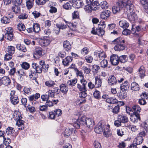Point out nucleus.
Listing matches in <instances>:
<instances>
[{"instance_id":"obj_51","label":"nucleus","mask_w":148,"mask_h":148,"mask_svg":"<svg viewBox=\"0 0 148 148\" xmlns=\"http://www.w3.org/2000/svg\"><path fill=\"white\" fill-rule=\"evenodd\" d=\"M140 2L145 9H148V0H140Z\"/></svg>"},{"instance_id":"obj_49","label":"nucleus","mask_w":148,"mask_h":148,"mask_svg":"<svg viewBox=\"0 0 148 148\" xmlns=\"http://www.w3.org/2000/svg\"><path fill=\"white\" fill-rule=\"evenodd\" d=\"M7 49V51L8 53L12 55L14 53L15 51V48L14 47L10 46H8Z\"/></svg>"},{"instance_id":"obj_6","label":"nucleus","mask_w":148,"mask_h":148,"mask_svg":"<svg viewBox=\"0 0 148 148\" xmlns=\"http://www.w3.org/2000/svg\"><path fill=\"white\" fill-rule=\"evenodd\" d=\"M59 89L58 87H55L52 89L49 90L46 92L49 98H54L55 96V93L58 94H59Z\"/></svg>"},{"instance_id":"obj_40","label":"nucleus","mask_w":148,"mask_h":148,"mask_svg":"<svg viewBox=\"0 0 148 148\" xmlns=\"http://www.w3.org/2000/svg\"><path fill=\"white\" fill-rule=\"evenodd\" d=\"M95 84L97 85V87L99 88L101 86L102 82V80L98 76H96L95 77Z\"/></svg>"},{"instance_id":"obj_27","label":"nucleus","mask_w":148,"mask_h":148,"mask_svg":"<svg viewBox=\"0 0 148 148\" xmlns=\"http://www.w3.org/2000/svg\"><path fill=\"white\" fill-rule=\"evenodd\" d=\"M2 84L4 85L7 86L10 84V80L9 78L7 77H3L1 79Z\"/></svg>"},{"instance_id":"obj_22","label":"nucleus","mask_w":148,"mask_h":148,"mask_svg":"<svg viewBox=\"0 0 148 148\" xmlns=\"http://www.w3.org/2000/svg\"><path fill=\"white\" fill-rule=\"evenodd\" d=\"M119 25L124 29H126L129 26V23L125 20H122L119 22Z\"/></svg>"},{"instance_id":"obj_55","label":"nucleus","mask_w":148,"mask_h":148,"mask_svg":"<svg viewBox=\"0 0 148 148\" xmlns=\"http://www.w3.org/2000/svg\"><path fill=\"white\" fill-rule=\"evenodd\" d=\"M87 119L86 116H82L79 121L80 124H82L83 125H85V122Z\"/></svg>"},{"instance_id":"obj_19","label":"nucleus","mask_w":148,"mask_h":148,"mask_svg":"<svg viewBox=\"0 0 148 148\" xmlns=\"http://www.w3.org/2000/svg\"><path fill=\"white\" fill-rule=\"evenodd\" d=\"M108 83L111 85L115 84L117 83V80L114 75L110 76L108 78Z\"/></svg>"},{"instance_id":"obj_28","label":"nucleus","mask_w":148,"mask_h":148,"mask_svg":"<svg viewBox=\"0 0 148 148\" xmlns=\"http://www.w3.org/2000/svg\"><path fill=\"white\" fill-rule=\"evenodd\" d=\"M130 85L127 81H125L124 83L121 85L120 88L121 90L125 91L127 90L129 88Z\"/></svg>"},{"instance_id":"obj_7","label":"nucleus","mask_w":148,"mask_h":148,"mask_svg":"<svg viewBox=\"0 0 148 148\" xmlns=\"http://www.w3.org/2000/svg\"><path fill=\"white\" fill-rule=\"evenodd\" d=\"M105 125V123L104 121L99 122L95 128V131L97 133H100L103 130Z\"/></svg>"},{"instance_id":"obj_36","label":"nucleus","mask_w":148,"mask_h":148,"mask_svg":"<svg viewBox=\"0 0 148 148\" xmlns=\"http://www.w3.org/2000/svg\"><path fill=\"white\" fill-rule=\"evenodd\" d=\"M106 102L110 104H113L117 103V100L115 98L110 97L106 101Z\"/></svg>"},{"instance_id":"obj_8","label":"nucleus","mask_w":148,"mask_h":148,"mask_svg":"<svg viewBox=\"0 0 148 148\" xmlns=\"http://www.w3.org/2000/svg\"><path fill=\"white\" fill-rule=\"evenodd\" d=\"M123 4L121 2H118L116 5L112 7V11L114 14H116L120 12L121 10L123 8Z\"/></svg>"},{"instance_id":"obj_15","label":"nucleus","mask_w":148,"mask_h":148,"mask_svg":"<svg viewBox=\"0 0 148 148\" xmlns=\"http://www.w3.org/2000/svg\"><path fill=\"white\" fill-rule=\"evenodd\" d=\"M32 67V72L33 71L36 73H40L42 72V68L43 67V65H34Z\"/></svg>"},{"instance_id":"obj_11","label":"nucleus","mask_w":148,"mask_h":148,"mask_svg":"<svg viewBox=\"0 0 148 148\" xmlns=\"http://www.w3.org/2000/svg\"><path fill=\"white\" fill-rule=\"evenodd\" d=\"M40 97V95L38 93H36L35 94L31 95L28 97L29 100L32 102V105H34L36 104V101Z\"/></svg>"},{"instance_id":"obj_42","label":"nucleus","mask_w":148,"mask_h":148,"mask_svg":"<svg viewBox=\"0 0 148 148\" xmlns=\"http://www.w3.org/2000/svg\"><path fill=\"white\" fill-rule=\"evenodd\" d=\"M84 9L86 12L87 13H91L92 11H94L91 4H87V5H85Z\"/></svg>"},{"instance_id":"obj_31","label":"nucleus","mask_w":148,"mask_h":148,"mask_svg":"<svg viewBox=\"0 0 148 148\" xmlns=\"http://www.w3.org/2000/svg\"><path fill=\"white\" fill-rule=\"evenodd\" d=\"M33 27L34 32L35 33H38L40 30V25L37 23H34L33 24Z\"/></svg>"},{"instance_id":"obj_56","label":"nucleus","mask_w":148,"mask_h":148,"mask_svg":"<svg viewBox=\"0 0 148 148\" xmlns=\"http://www.w3.org/2000/svg\"><path fill=\"white\" fill-rule=\"evenodd\" d=\"M144 26L142 27L141 25H138L136 27V31L137 32L140 31H145L146 29L145 27V25H144Z\"/></svg>"},{"instance_id":"obj_4","label":"nucleus","mask_w":148,"mask_h":148,"mask_svg":"<svg viewBox=\"0 0 148 148\" xmlns=\"http://www.w3.org/2000/svg\"><path fill=\"white\" fill-rule=\"evenodd\" d=\"M10 99V101L13 105L16 104L19 102L18 97L15 94V92L14 90L11 91Z\"/></svg>"},{"instance_id":"obj_45","label":"nucleus","mask_w":148,"mask_h":148,"mask_svg":"<svg viewBox=\"0 0 148 148\" xmlns=\"http://www.w3.org/2000/svg\"><path fill=\"white\" fill-rule=\"evenodd\" d=\"M117 68L119 70H120L121 71L125 69V70L128 72L130 73H131L132 71V69L131 67H121L120 66H118Z\"/></svg>"},{"instance_id":"obj_33","label":"nucleus","mask_w":148,"mask_h":148,"mask_svg":"<svg viewBox=\"0 0 148 148\" xmlns=\"http://www.w3.org/2000/svg\"><path fill=\"white\" fill-rule=\"evenodd\" d=\"M99 3L97 1H95L91 4L94 11H96L99 9Z\"/></svg>"},{"instance_id":"obj_63","label":"nucleus","mask_w":148,"mask_h":148,"mask_svg":"<svg viewBox=\"0 0 148 148\" xmlns=\"http://www.w3.org/2000/svg\"><path fill=\"white\" fill-rule=\"evenodd\" d=\"M129 128L133 132H135L138 130V128L136 126L134 125H130L129 126Z\"/></svg>"},{"instance_id":"obj_62","label":"nucleus","mask_w":148,"mask_h":148,"mask_svg":"<svg viewBox=\"0 0 148 148\" xmlns=\"http://www.w3.org/2000/svg\"><path fill=\"white\" fill-rule=\"evenodd\" d=\"M25 94L29 95L31 93V89L30 88L25 87L23 89Z\"/></svg>"},{"instance_id":"obj_47","label":"nucleus","mask_w":148,"mask_h":148,"mask_svg":"<svg viewBox=\"0 0 148 148\" xmlns=\"http://www.w3.org/2000/svg\"><path fill=\"white\" fill-rule=\"evenodd\" d=\"M2 23L4 24L9 23L10 22V18L7 16H3L1 19Z\"/></svg>"},{"instance_id":"obj_54","label":"nucleus","mask_w":148,"mask_h":148,"mask_svg":"<svg viewBox=\"0 0 148 148\" xmlns=\"http://www.w3.org/2000/svg\"><path fill=\"white\" fill-rule=\"evenodd\" d=\"M93 96L96 99L101 98V92L97 90H96L93 93Z\"/></svg>"},{"instance_id":"obj_48","label":"nucleus","mask_w":148,"mask_h":148,"mask_svg":"<svg viewBox=\"0 0 148 148\" xmlns=\"http://www.w3.org/2000/svg\"><path fill=\"white\" fill-rule=\"evenodd\" d=\"M99 6L103 9H106L108 8V4L106 1H103L99 3Z\"/></svg>"},{"instance_id":"obj_64","label":"nucleus","mask_w":148,"mask_h":148,"mask_svg":"<svg viewBox=\"0 0 148 148\" xmlns=\"http://www.w3.org/2000/svg\"><path fill=\"white\" fill-rule=\"evenodd\" d=\"M100 68V67L98 65H93L92 70L94 73H96Z\"/></svg>"},{"instance_id":"obj_1","label":"nucleus","mask_w":148,"mask_h":148,"mask_svg":"<svg viewBox=\"0 0 148 148\" xmlns=\"http://www.w3.org/2000/svg\"><path fill=\"white\" fill-rule=\"evenodd\" d=\"M77 88L79 90L80 92L79 93L80 99L77 101L78 104L84 103L86 102L85 97L87 96L86 91L87 90L86 87L84 86H81L79 84H77Z\"/></svg>"},{"instance_id":"obj_44","label":"nucleus","mask_w":148,"mask_h":148,"mask_svg":"<svg viewBox=\"0 0 148 148\" xmlns=\"http://www.w3.org/2000/svg\"><path fill=\"white\" fill-rule=\"evenodd\" d=\"M17 28L21 32L24 31L26 29L25 25L22 23H19L17 25Z\"/></svg>"},{"instance_id":"obj_34","label":"nucleus","mask_w":148,"mask_h":148,"mask_svg":"<svg viewBox=\"0 0 148 148\" xmlns=\"http://www.w3.org/2000/svg\"><path fill=\"white\" fill-rule=\"evenodd\" d=\"M13 116L16 121L22 118L21 114L19 112L15 111L13 114Z\"/></svg>"},{"instance_id":"obj_21","label":"nucleus","mask_w":148,"mask_h":148,"mask_svg":"<svg viewBox=\"0 0 148 148\" xmlns=\"http://www.w3.org/2000/svg\"><path fill=\"white\" fill-rule=\"evenodd\" d=\"M16 125H17L19 127L18 129L21 130H23L24 129V121L21 119H20L17 121H16Z\"/></svg>"},{"instance_id":"obj_13","label":"nucleus","mask_w":148,"mask_h":148,"mask_svg":"<svg viewBox=\"0 0 148 148\" xmlns=\"http://www.w3.org/2000/svg\"><path fill=\"white\" fill-rule=\"evenodd\" d=\"M11 7V11L15 14H18L21 12L20 5L13 4Z\"/></svg>"},{"instance_id":"obj_17","label":"nucleus","mask_w":148,"mask_h":148,"mask_svg":"<svg viewBox=\"0 0 148 148\" xmlns=\"http://www.w3.org/2000/svg\"><path fill=\"white\" fill-rule=\"evenodd\" d=\"M131 121L134 123H137L138 120H140V118L139 114H134L130 118Z\"/></svg>"},{"instance_id":"obj_16","label":"nucleus","mask_w":148,"mask_h":148,"mask_svg":"<svg viewBox=\"0 0 148 148\" xmlns=\"http://www.w3.org/2000/svg\"><path fill=\"white\" fill-rule=\"evenodd\" d=\"M118 119H119L122 123H126L128 122V117L123 114L119 115L118 116Z\"/></svg>"},{"instance_id":"obj_57","label":"nucleus","mask_w":148,"mask_h":148,"mask_svg":"<svg viewBox=\"0 0 148 148\" xmlns=\"http://www.w3.org/2000/svg\"><path fill=\"white\" fill-rule=\"evenodd\" d=\"M106 57V55L104 51L99 53V58L100 60L105 59Z\"/></svg>"},{"instance_id":"obj_58","label":"nucleus","mask_w":148,"mask_h":148,"mask_svg":"<svg viewBox=\"0 0 148 148\" xmlns=\"http://www.w3.org/2000/svg\"><path fill=\"white\" fill-rule=\"evenodd\" d=\"M28 17V15L25 13H21L18 16V18L19 19L23 20L27 19Z\"/></svg>"},{"instance_id":"obj_9","label":"nucleus","mask_w":148,"mask_h":148,"mask_svg":"<svg viewBox=\"0 0 148 148\" xmlns=\"http://www.w3.org/2000/svg\"><path fill=\"white\" fill-rule=\"evenodd\" d=\"M119 58L116 54H112L110 57V61L112 65H118L119 63Z\"/></svg>"},{"instance_id":"obj_38","label":"nucleus","mask_w":148,"mask_h":148,"mask_svg":"<svg viewBox=\"0 0 148 148\" xmlns=\"http://www.w3.org/2000/svg\"><path fill=\"white\" fill-rule=\"evenodd\" d=\"M104 30L101 27L97 28H96V34L101 36L104 34Z\"/></svg>"},{"instance_id":"obj_30","label":"nucleus","mask_w":148,"mask_h":148,"mask_svg":"<svg viewBox=\"0 0 148 148\" xmlns=\"http://www.w3.org/2000/svg\"><path fill=\"white\" fill-rule=\"evenodd\" d=\"M131 88L133 90L138 91L139 90V86L136 82H133L132 83L131 85Z\"/></svg>"},{"instance_id":"obj_61","label":"nucleus","mask_w":148,"mask_h":148,"mask_svg":"<svg viewBox=\"0 0 148 148\" xmlns=\"http://www.w3.org/2000/svg\"><path fill=\"white\" fill-rule=\"evenodd\" d=\"M46 1V0H35L36 3L38 5H43Z\"/></svg>"},{"instance_id":"obj_53","label":"nucleus","mask_w":148,"mask_h":148,"mask_svg":"<svg viewBox=\"0 0 148 148\" xmlns=\"http://www.w3.org/2000/svg\"><path fill=\"white\" fill-rule=\"evenodd\" d=\"M14 132V128L11 127H8L6 131V133L8 135H10L13 134Z\"/></svg>"},{"instance_id":"obj_60","label":"nucleus","mask_w":148,"mask_h":148,"mask_svg":"<svg viewBox=\"0 0 148 148\" xmlns=\"http://www.w3.org/2000/svg\"><path fill=\"white\" fill-rule=\"evenodd\" d=\"M93 122L90 119L88 118L87 119L85 122V125H86L88 127H90V126L92 125Z\"/></svg>"},{"instance_id":"obj_59","label":"nucleus","mask_w":148,"mask_h":148,"mask_svg":"<svg viewBox=\"0 0 148 148\" xmlns=\"http://www.w3.org/2000/svg\"><path fill=\"white\" fill-rule=\"evenodd\" d=\"M12 4L21 6L22 3V0H12Z\"/></svg>"},{"instance_id":"obj_32","label":"nucleus","mask_w":148,"mask_h":148,"mask_svg":"<svg viewBox=\"0 0 148 148\" xmlns=\"http://www.w3.org/2000/svg\"><path fill=\"white\" fill-rule=\"evenodd\" d=\"M50 40L48 39H44L40 41V44L42 47H46L50 43Z\"/></svg>"},{"instance_id":"obj_14","label":"nucleus","mask_w":148,"mask_h":148,"mask_svg":"<svg viewBox=\"0 0 148 148\" xmlns=\"http://www.w3.org/2000/svg\"><path fill=\"white\" fill-rule=\"evenodd\" d=\"M75 131L74 129L69 127L66 128L64 132V135L65 137H68L73 133Z\"/></svg>"},{"instance_id":"obj_37","label":"nucleus","mask_w":148,"mask_h":148,"mask_svg":"<svg viewBox=\"0 0 148 148\" xmlns=\"http://www.w3.org/2000/svg\"><path fill=\"white\" fill-rule=\"evenodd\" d=\"M59 101L58 99L53 100L52 101H48L46 103V105L47 107H50L53 106L54 104H57L58 102Z\"/></svg>"},{"instance_id":"obj_39","label":"nucleus","mask_w":148,"mask_h":148,"mask_svg":"<svg viewBox=\"0 0 148 148\" xmlns=\"http://www.w3.org/2000/svg\"><path fill=\"white\" fill-rule=\"evenodd\" d=\"M119 62L121 63H124L127 62L128 60V57L126 55H123L120 56L119 57Z\"/></svg>"},{"instance_id":"obj_10","label":"nucleus","mask_w":148,"mask_h":148,"mask_svg":"<svg viewBox=\"0 0 148 148\" xmlns=\"http://www.w3.org/2000/svg\"><path fill=\"white\" fill-rule=\"evenodd\" d=\"M42 48L39 47H36L35 51L34 53V57L35 58H38L39 56L42 55Z\"/></svg>"},{"instance_id":"obj_5","label":"nucleus","mask_w":148,"mask_h":148,"mask_svg":"<svg viewBox=\"0 0 148 148\" xmlns=\"http://www.w3.org/2000/svg\"><path fill=\"white\" fill-rule=\"evenodd\" d=\"M13 30L11 27L6 29L5 37L7 40L11 41L13 39L14 36L12 34Z\"/></svg>"},{"instance_id":"obj_18","label":"nucleus","mask_w":148,"mask_h":148,"mask_svg":"<svg viewBox=\"0 0 148 148\" xmlns=\"http://www.w3.org/2000/svg\"><path fill=\"white\" fill-rule=\"evenodd\" d=\"M63 46L65 50L67 52H69L71 50V46L69 42L67 40L64 42Z\"/></svg>"},{"instance_id":"obj_2","label":"nucleus","mask_w":148,"mask_h":148,"mask_svg":"<svg viewBox=\"0 0 148 148\" xmlns=\"http://www.w3.org/2000/svg\"><path fill=\"white\" fill-rule=\"evenodd\" d=\"M114 41L116 44L114 47L116 51H122L127 48L125 40L122 37H119L115 39Z\"/></svg>"},{"instance_id":"obj_26","label":"nucleus","mask_w":148,"mask_h":148,"mask_svg":"<svg viewBox=\"0 0 148 148\" xmlns=\"http://www.w3.org/2000/svg\"><path fill=\"white\" fill-rule=\"evenodd\" d=\"M16 48L19 51L25 52L27 51V49L26 47L20 44H18L16 45Z\"/></svg>"},{"instance_id":"obj_24","label":"nucleus","mask_w":148,"mask_h":148,"mask_svg":"<svg viewBox=\"0 0 148 148\" xmlns=\"http://www.w3.org/2000/svg\"><path fill=\"white\" fill-rule=\"evenodd\" d=\"M60 91L64 94H66L68 90V88L64 84H62L60 85Z\"/></svg>"},{"instance_id":"obj_3","label":"nucleus","mask_w":148,"mask_h":148,"mask_svg":"<svg viewBox=\"0 0 148 148\" xmlns=\"http://www.w3.org/2000/svg\"><path fill=\"white\" fill-rule=\"evenodd\" d=\"M121 2L123 4L122 7H125L127 11L132 12L134 9V6L131 0H122Z\"/></svg>"},{"instance_id":"obj_46","label":"nucleus","mask_w":148,"mask_h":148,"mask_svg":"<svg viewBox=\"0 0 148 148\" xmlns=\"http://www.w3.org/2000/svg\"><path fill=\"white\" fill-rule=\"evenodd\" d=\"M26 5L28 9L31 8L34 4V0H26Z\"/></svg>"},{"instance_id":"obj_35","label":"nucleus","mask_w":148,"mask_h":148,"mask_svg":"<svg viewBox=\"0 0 148 148\" xmlns=\"http://www.w3.org/2000/svg\"><path fill=\"white\" fill-rule=\"evenodd\" d=\"M72 57H71V56H68L63 60L62 62L63 65H68L69 63L72 61Z\"/></svg>"},{"instance_id":"obj_43","label":"nucleus","mask_w":148,"mask_h":148,"mask_svg":"<svg viewBox=\"0 0 148 148\" xmlns=\"http://www.w3.org/2000/svg\"><path fill=\"white\" fill-rule=\"evenodd\" d=\"M45 84L47 86L51 87H54L55 85H56V83L54 81L52 80H49L45 82Z\"/></svg>"},{"instance_id":"obj_12","label":"nucleus","mask_w":148,"mask_h":148,"mask_svg":"<svg viewBox=\"0 0 148 148\" xmlns=\"http://www.w3.org/2000/svg\"><path fill=\"white\" fill-rule=\"evenodd\" d=\"M111 13L110 11L105 10L101 13L100 15V18L102 19H106L110 16Z\"/></svg>"},{"instance_id":"obj_50","label":"nucleus","mask_w":148,"mask_h":148,"mask_svg":"<svg viewBox=\"0 0 148 148\" xmlns=\"http://www.w3.org/2000/svg\"><path fill=\"white\" fill-rule=\"evenodd\" d=\"M56 27L59 29H64L67 28L66 25L64 23H59L56 24Z\"/></svg>"},{"instance_id":"obj_52","label":"nucleus","mask_w":148,"mask_h":148,"mask_svg":"<svg viewBox=\"0 0 148 148\" xmlns=\"http://www.w3.org/2000/svg\"><path fill=\"white\" fill-rule=\"evenodd\" d=\"M71 3V5L69 3V2H67L66 3H64V5H63V8L66 9V10H69L71 9V6L73 5L72 1Z\"/></svg>"},{"instance_id":"obj_23","label":"nucleus","mask_w":148,"mask_h":148,"mask_svg":"<svg viewBox=\"0 0 148 148\" xmlns=\"http://www.w3.org/2000/svg\"><path fill=\"white\" fill-rule=\"evenodd\" d=\"M144 140L143 138L140 136H137L136 137L134 138L133 141L134 143L137 145H140L142 143Z\"/></svg>"},{"instance_id":"obj_29","label":"nucleus","mask_w":148,"mask_h":148,"mask_svg":"<svg viewBox=\"0 0 148 148\" xmlns=\"http://www.w3.org/2000/svg\"><path fill=\"white\" fill-rule=\"evenodd\" d=\"M118 96L121 99H123L127 97V93L125 91L121 90L117 93Z\"/></svg>"},{"instance_id":"obj_20","label":"nucleus","mask_w":148,"mask_h":148,"mask_svg":"<svg viewBox=\"0 0 148 148\" xmlns=\"http://www.w3.org/2000/svg\"><path fill=\"white\" fill-rule=\"evenodd\" d=\"M105 129L103 130V135L104 136L106 137H108L110 134V130H109L110 126L109 125H106L105 124V125L104 126Z\"/></svg>"},{"instance_id":"obj_25","label":"nucleus","mask_w":148,"mask_h":148,"mask_svg":"<svg viewBox=\"0 0 148 148\" xmlns=\"http://www.w3.org/2000/svg\"><path fill=\"white\" fill-rule=\"evenodd\" d=\"M75 4L77 8H80L84 5V3L82 1L80 0H71V1Z\"/></svg>"},{"instance_id":"obj_41","label":"nucleus","mask_w":148,"mask_h":148,"mask_svg":"<svg viewBox=\"0 0 148 148\" xmlns=\"http://www.w3.org/2000/svg\"><path fill=\"white\" fill-rule=\"evenodd\" d=\"M132 112H133L134 114L139 113L140 112L141 108L138 105H135L132 107Z\"/></svg>"}]
</instances>
